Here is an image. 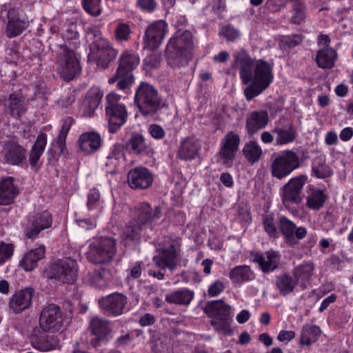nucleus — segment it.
<instances>
[{
    "label": "nucleus",
    "mask_w": 353,
    "mask_h": 353,
    "mask_svg": "<svg viewBox=\"0 0 353 353\" xmlns=\"http://www.w3.org/2000/svg\"><path fill=\"white\" fill-rule=\"evenodd\" d=\"M194 296V292L189 289H179L166 294L165 301L169 303L188 305Z\"/></svg>",
    "instance_id": "36"
},
{
    "label": "nucleus",
    "mask_w": 353,
    "mask_h": 353,
    "mask_svg": "<svg viewBox=\"0 0 353 353\" xmlns=\"http://www.w3.org/2000/svg\"><path fill=\"white\" fill-rule=\"evenodd\" d=\"M101 0H82V4L87 12L98 16L101 13Z\"/></svg>",
    "instance_id": "53"
},
{
    "label": "nucleus",
    "mask_w": 353,
    "mask_h": 353,
    "mask_svg": "<svg viewBox=\"0 0 353 353\" xmlns=\"http://www.w3.org/2000/svg\"><path fill=\"white\" fill-rule=\"evenodd\" d=\"M63 325V314L61 308L54 304L46 306L41 312L39 326L44 332H56Z\"/></svg>",
    "instance_id": "16"
},
{
    "label": "nucleus",
    "mask_w": 353,
    "mask_h": 353,
    "mask_svg": "<svg viewBox=\"0 0 353 353\" xmlns=\"http://www.w3.org/2000/svg\"><path fill=\"white\" fill-rule=\"evenodd\" d=\"M240 144L239 136L233 131L228 132L221 142L217 162L225 166H231Z\"/></svg>",
    "instance_id": "14"
},
{
    "label": "nucleus",
    "mask_w": 353,
    "mask_h": 353,
    "mask_svg": "<svg viewBox=\"0 0 353 353\" xmlns=\"http://www.w3.org/2000/svg\"><path fill=\"white\" fill-rule=\"evenodd\" d=\"M28 101L21 92H14L10 95L8 108L11 116L19 117L26 111Z\"/></svg>",
    "instance_id": "34"
},
{
    "label": "nucleus",
    "mask_w": 353,
    "mask_h": 353,
    "mask_svg": "<svg viewBox=\"0 0 353 353\" xmlns=\"http://www.w3.org/2000/svg\"><path fill=\"white\" fill-rule=\"evenodd\" d=\"M116 245L117 242L114 238L101 237L90 244L87 257L92 263H108L112 260L116 254Z\"/></svg>",
    "instance_id": "9"
},
{
    "label": "nucleus",
    "mask_w": 353,
    "mask_h": 353,
    "mask_svg": "<svg viewBox=\"0 0 353 353\" xmlns=\"http://www.w3.org/2000/svg\"><path fill=\"white\" fill-rule=\"evenodd\" d=\"M296 336L294 331L282 330L279 332L277 339L281 342L288 343Z\"/></svg>",
    "instance_id": "62"
},
{
    "label": "nucleus",
    "mask_w": 353,
    "mask_h": 353,
    "mask_svg": "<svg viewBox=\"0 0 353 353\" xmlns=\"http://www.w3.org/2000/svg\"><path fill=\"white\" fill-rule=\"evenodd\" d=\"M181 253V244L177 241L172 242L168 247L158 250V254L153 256L154 265L161 269L173 271L177 265V259Z\"/></svg>",
    "instance_id": "15"
},
{
    "label": "nucleus",
    "mask_w": 353,
    "mask_h": 353,
    "mask_svg": "<svg viewBox=\"0 0 353 353\" xmlns=\"http://www.w3.org/2000/svg\"><path fill=\"white\" fill-rule=\"evenodd\" d=\"M28 222L26 228V236L35 239L41 231L50 228L52 223L50 214L47 211L28 216Z\"/></svg>",
    "instance_id": "22"
},
{
    "label": "nucleus",
    "mask_w": 353,
    "mask_h": 353,
    "mask_svg": "<svg viewBox=\"0 0 353 353\" xmlns=\"http://www.w3.org/2000/svg\"><path fill=\"white\" fill-rule=\"evenodd\" d=\"M145 64L150 68H157L160 63V59L157 54H150L144 59Z\"/></svg>",
    "instance_id": "61"
},
{
    "label": "nucleus",
    "mask_w": 353,
    "mask_h": 353,
    "mask_svg": "<svg viewBox=\"0 0 353 353\" xmlns=\"http://www.w3.org/2000/svg\"><path fill=\"white\" fill-rule=\"evenodd\" d=\"M225 289V285L223 282L216 281L212 283L208 288V293L211 297H214L220 294Z\"/></svg>",
    "instance_id": "58"
},
{
    "label": "nucleus",
    "mask_w": 353,
    "mask_h": 353,
    "mask_svg": "<svg viewBox=\"0 0 353 353\" xmlns=\"http://www.w3.org/2000/svg\"><path fill=\"white\" fill-rule=\"evenodd\" d=\"M272 133L275 134L274 145L277 146L288 145L296 139V129L292 121L281 118L274 123Z\"/></svg>",
    "instance_id": "21"
},
{
    "label": "nucleus",
    "mask_w": 353,
    "mask_h": 353,
    "mask_svg": "<svg viewBox=\"0 0 353 353\" xmlns=\"http://www.w3.org/2000/svg\"><path fill=\"white\" fill-rule=\"evenodd\" d=\"M168 32V24L163 20H158L148 26L145 32V48L150 50L158 48Z\"/></svg>",
    "instance_id": "20"
},
{
    "label": "nucleus",
    "mask_w": 353,
    "mask_h": 353,
    "mask_svg": "<svg viewBox=\"0 0 353 353\" xmlns=\"http://www.w3.org/2000/svg\"><path fill=\"white\" fill-rule=\"evenodd\" d=\"M280 259L279 252L270 250L264 254H254L253 261L259 264L263 272L268 273L278 268Z\"/></svg>",
    "instance_id": "26"
},
{
    "label": "nucleus",
    "mask_w": 353,
    "mask_h": 353,
    "mask_svg": "<svg viewBox=\"0 0 353 353\" xmlns=\"http://www.w3.org/2000/svg\"><path fill=\"white\" fill-rule=\"evenodd\" d=\"M121 97L111 92L106 96L105 114L109 122V131L115 133L127 121L128 112L121 101Z\"/></svg>",
    "instance_id": "8"
},
{
    "label": "nucleus",
    "mask_w": 353,
    "mask_h": 353,
    "mask_svg": "<svg viewBox=\"0 0 353 353\" xmlns=\"http://www.w3.org/2000/svg\"><path fill=\"white\" fill-rule=\"evenodd\" d=\"M312 172L318 179H325L332 174L331 168L325 163V159L322 156L317 157L313 160Z\"/></svg>",
    "instance_id": "43"
},
{
    "label": "nucleus",
    "mask_w": 353,
    "mask_h": 353,
    "mask_svg": "<svg viewBox=\"0 0 353 353\" xmlns=\"http://www.w3.org/2000/svg\"><path fill=\"white\" fill-rule=\"evenodd\" d=\"M301 166L299 155L294 151L286 150L274 153L270 160V171L273 177L282 180Z\"/></svg>",
    "instance_id": "7"
},
{
    "label": "nucleus",
    "mask_w": 353,
    "mask_h": 353,
    "mask_svg": "<svg viewBox=\"0 0 353 353\" xmlns=\"http://www.w3.org/2000/svg\"><path fill=\"white\" fill-rule=\"evenodd\" d=\"M17 194L18 190L12 177H8L0 182V205L11 203Z\"/></svg>",
    "instance_id": "33"
},
{
    "label": "nucleus",
    "mask_w": 353,
    "mask_h": 353,
    "mask_svg": "<svg viewBox=\"0 0 353 353\" xmlns=\"http://www.w3.org/2000/svg\"><path fill=\"white\" fill-rule=\"evenodd\" d=\"M314 270V264L311 262H306L296 266L293 270L292 274L297 283H299L303 289H306L307 283L313 275Z\"/></svg>",
    "instance_id": "32"
},
{
    "label": "nucleus",
    "mask_w": 353,
    "mask_h": 353,
    "mask_svg": "<svg viewBox=\"0 0 353 353\" xmlns=\"http://www.w3.org/2000/svg\"><path fill=\"white\" fill-rule=\"evenodd\" d=\"M46 248L44 245H39L38 248L26 252L19 264L26 271H32L37 266L39 261L44 258Z\"/></svg>",
    "instance_id": "29"
},
{
    "label": "nucleus",
    "mask_w": 353,
    "mask_h": 353,
    "mask_svg": "<svg viewBox=\"0 0 353 353\" xmlns=\"http://www.w3.org/2000/svg\"><path fill=\"white\" fill-rule=\"evenodd\" d=\"M5 161L12 165H22L26 160V150L14 142H8L1 150Z\"/></svg>",
    "instance_id": "24"
},
{
    "label": "nucleus",
    "mask_w": 353,
    "mask_h": 353,
    "mask_svg": "<svg viewBox=\"0 0 353 353\" xmlns=\"http://www.w3.org/2000/svg\"><path fill=\"white\" fill-rule=\"evenodd\" d=\"M138 54L130 51H124L119 58L118 68L114 76L109 79V83L117 81V87L120 90L128 88L134 81L132 71L139 64Z\"/></svg>",
    "instance_id": "6"
},
{
    "label": "nucleus",
    "mask_w": 353,
    "mask_h": 353,
    "mask_svg": "<svg viewBox=\"0 0 353 353\" xmlns=\"http://www.w3.org/2000/svg\"><path fill=\"white\" fill-rule=\"evenodd\" d=\"M130 28L128 24L121 23L115 28V37L119 41H128L130 35Z\"/></svg>",
    "instance_id": "55"
},
{
    "label": "nucleus",
    "mask_w": 353,
    "mask_h": 353,
    "mask_svg": "<svg viewBox=\"0 0 353 353\" xmlns=\"http://www.w3.org/2000/svg\"><path fill=\"white\" fill-rule=\"evenodd\" d=\"M108 271L103 268L94 270L88 273L84 278L85 282L99 289H103L108 286L106 275Z\"/></svg>",
    "instance_id": "40"
},
{
    "label": "nucleus",
    "mask_w": 353,
    "mask_h": 353,
    "mask_svg": "<svg viewBox=\"0 0 353 353\" xmlns=\"http://www.w3.org/2000/svg\"><path fill=\"white\" fill-rule=\"evenodd\" d=\"M307 181V176L300 174L291 178L285 184L281 194L283 203L286 206L290 204H299L302 198L301 196L302 190Z\"/></svg>",
    "instance_id": "13"
},
{
    "label": "nucleus",
    "mask_w": 353,
    "mask_h": 353,
    "mask_svg": "<svg viewBox=\"0 0 353 353\" xmlns=\"http://www.w3.org/2000/svg\"><path fill=\"white\" fill-rule=\"evenodd\" d=\"M91 53L94 57L97 66L105 69L116 58L118 52L106 39L95 35Z\"/></svg>",
    "instance_id": "12"
},
{
    "label": "nucleus",
    "mask_w": 353,
    "mask_h": 353,
    "mask_svg": "<svg viewBox=\"0 0 353 353\" xmlns=\"http://www.w3.org/2000/svg\"><path fill=\"white\" fill-rule=\"evenodd\" d=\"M32 345L40 351H49L56 349L57 346V339L48 335H34L31 339Z\"/></svg>",
    "instance_id": "41"
},
{
    "label": "nucleus",
    "mask_w": 353,
    "mask_h": 353,
    "mask_svg": "<svg viewBox=\"0 0 353 353\" xmlns=\"http://www.w3.org/2000/svg\"><path fill=\"white\" fill-rule=\"evenodd\" d=\"M232 63L233 68H239V75L243 85L244 94L248 101H251L266 90L273 80L271 65L265 61L258 60L254 63L245 50L236 51Z\"/></svg>",
    "instance_id": "1"
},
{
    "label": "nucleus",
    "mask_w": 353,
    "mask_h": 353,
    "mask_svg": "<svg viewBox=\"0 0 353 353\" xmlns=\"http://www.w3.org/2000/svg\"><path fill=\"white\" fill-rule=\"evenodd\" d=\"M327 196L320 189H313L306 198V206L313 210H319L324 205Z\"/></svg>",
    "instance_id": "44"
},
{
    "label": "nucleus",
    "mask_w": 353,
    "mask_h": 353,
    "mask_svg": "<svg viewBox=\"0 0 353 353\" xmlns=\"http://www.w3.org/2000/svg\"><path fill=\"white\" fill-rule=\"evenodd\" d=\"M150 134L156 139H161L165 137V132L163 128L158 124H152L149 126Z\"/></svg>",
    "instance_id": "59"
},
{
    "label": "nucleus",
    "mask_w": 353,
    "mask_h": 353,
    "mask_svg": "<svg viewBox=\"0 0 353 353\" xmlns=\"http://www.w3.org/2000/svg\"><path fill=\"white\" fill-rule=\"evenodd\" d=\"M47 144V135L41 133L38 135L29 156V161L32 168L37 166L38 161L43 154Z\"/></svg>",
    "instance_id": "38"
},
{
    "label": "nucleus",
    "mask_w": 353,
    "mask_h": 353,
    "mask_svg": "<svg viewBox=\"0 0 353 353\" xmlns=\"http://www.w3.org/2000/svg\"><path fill=\"white\" fill-rule=\"evenodd\" d=\"M14 245L10 243L0 242V265L5 263L13 255Z\"/></svg>",
    "instance_id": "51"
},
{
    "label": "nucleus",
    "mask_w": 353,
    "mask_h": 353,
    "mask_svg": "<svg viewBox=\"0 0 353 353\" xmlns=\"http://www.w3.org/2000/svg\"><path fill=\"white\" fill-rule=\"evenodd\" d=\"M76 260L65 258L52 263L48 270V276L61 283H73L77 276Z\"/></svg>",
    "instance_id": "10"
},
{
    "label": "nucleus",
    "mask_w": 353,
    "mask_h": 353,
    "mask_svg": "<svg viewBox=\"0 0 353 353\" xmlns=\"http://www.w3.org/2000/svg\"><path fill=\"white\" fill-rule=\"evenodd\" d=\"M229 277L234 283L241 284L242 283L253 280L255 275L250 266L243 265L232 268L230 271Z\"/></svg>",
    "instance_id": "35"
},
{
    "label": "nucleus",
    "mask_w": 353,
    "mask_h": 353,
    "mask_svg": "<svg viewBox=\"0 0 353 353\" xmlns=\"http://www.w3.org/2000/svg\"><path fill=\"white\" fill-rule=\"evenodd\" d=\"M34 294L32 288H25L16 292L9 301V308L15 314H20L31 305Z\"/></svg>",
    "instance_id": "25"
},
{
    "label": "nucleus",
    "mask_w": 353,
    "mask_h": 353,
    "mask_svg": "<svg viewBox=\"0 0 353 353\" xmlns=\"http://www.w3.org/2000/svg\"><path fill=\"white\" fill-rule=\"evenodd\" d=\"M101 145V136L94 132L83 133L79 139L80 149L86 153H92L97 151Z\"/></svg>",
    "instance_id": "30"
},
{
    "label": "nucleus",
    "mask_w": 353,
    "mask_h": 353,
    "mask_svg": "<svg viewBox=\"0 0 353 353\" xmlns=\"http://www.w3.org/2000/svg\"><path fill=\"white\" fill-rule=\"evenodd\" d=\"M131 341V336L129 334H126L125 335L121 336L118 337L115 341L114 344L117 347H124Z\"/></svg>",
    "instance_id": "64"
},
{
    "label": "nucleus",
    "mask_w": 353,
    "mask_h": 353,
    "mask_svg": "<svg viewBox=\"0 0 353 353\" xmlns=\"http://www.w3.org/2000/svg\"><path fill=\"white\" fill-rule=\"evenodd\" d=\"M219 34L228 41H233L239 36V31L232 26H225L220 29Z\"/></svg>",
    "instance_id": "56"
},
{
    "label": "nucleus",
    "mask_w": 353,
    "mask_h": 353,
    "mask_svg": "<svg viewBox=\"0 0 353 353\" xmlns=\"http://www.w3.org/2000/svg\"><path fill=\"white\" fill-rule=\"evenodd\" d=\"M205 313L211 318L210 324L219 333L225 335L231 334L232 330L231 323L232 315L231 307L223 300H215L208 302L204 307Z\"/></svg>",
    "instance_id": "5"
},
{
    "label": "nucleus",
    "mask_w": 353,
    "mask_h": 353,
    "mask_svg": "<svg viewBox=\"0 0 353 353\" xmlns=\"http://www.w3.org/2000/svg\"><path fill=\"white\" fill-rule=\"evenodd\" d=\"M8 22L7 25V34L9 37H14L20 34L26 28V23L20 19L18 12L14 8L10 9L8 12Z\"/></svg>",
    "instance_id": "31"
},
{
    "label": "nucleus",
    "mask_w": 353,
    "mask_h": 353,
    "mask_svg": "<svg viewBox=\"0 0 353 353\" xmlns=\"http://www.w3.org/2000/svg\"><path fill=\"white\" fill-rule=\"evenodd\" d=\"M127 148L134 154H143L146 152L148 147L145 138L140 134H134L126 143Z\"/></svg>",
    "instance_id": "45"
},
{
    "label": "nucleus",
    "mask_w": 353,
    "mask_h": 353,
    "mask_svg": "<svg viewBox=\"0 0 353 353\" xmlns=\"http://www.w3.org/2000/svg\"><path fill=\"white\" fill-rule=\"evenodd\" d=\"M89 329L94 336L90 342L94 348L100 347L101 342L108 343L112 332L110 322L99 316H94L90 320Z\"/></svg>",
    "instance_id": "18"
},
{
    "label": "nucleus",
    "mask_w": 353,
    "mask_h": 353,
    "mask_svg": "<svg viewBox=\"0 0 353 353\" xmlns=\"http://www.w3.org/2000/svg\"><path fill=\"white\" fill-rule=\"evenodd\" d=\"M128 302L125 295L114 292L99 299V305L108 315L117 316L123 314Z\"/></svg>",
    "instance_id": "19"
},
{
    "label": "nucleus",
    "mask_w": 353,
    "mask_h": 353,
    "mask_svg": "<svg viewBox=\"0 0 353 353\" xmlns=\"http://www.w3.org/2000/svg\"><path fill=\"white\" fill-rule=\"evenodd\" d=\"M321 331L319 327L314 325H305L302 327L300 343L301 345H310L316 342Z\"/></svg>",
    "instance_id": "42"
},
{
    "label": "nucleus",
    "mask_w": 353,
    "mask_h": 353,
    "mask_svg": "<svg viewBox=\"0 0 353 353\" xmlns=\"http://www.w3.org/2000/svg\"><path fill=\"white\" fill-rule=\"evenodd\" d=\"M243 154L250 163L258 162L262 154V149L256 141H249L243 149Z\"/></svg>",
    "instance_id": "46"
},
{
    "label": "nucleus",
    "mask_w": 353,
    "mask_h": 353,
    "mask_svg": "<svg viewBox=\"0 0 353 353\" xmlns=\"http://www.w3.org/2000/svg\"><path fill=\"white\" fill-rule=\"evenodd\" d=\"M302 41V37L299 34H294L290 37H284L283 42L289 48H293L299 45Z\"/></svg>",
    "instance_id": "60"
},
{
    "label": "nucleus",
    "mask_w": 353,
    "mask_h": 353,
    "mask_svg": "<svg viewBox=\"0 0 353 353\" xmlns=\"http://www.w3.org/2000/svg\"><path fill=\"white\" fill-rule=\"evenodd\" d=\"M123 158L124 154L122 152L121 147L120 145H114V149L107 157V161L105 163V166L110 168L113 170L120 165Z\"/></svg>",
    "instance_id": "48"
},
{
    "label": "nucleus",
    "mask_w": 353,
    "mask_h": 353,
    "mask_svg": "<svg viewBox=\"0 0 353 353\" xmlns=\"http://www.w3.org/2000/svg\"><path fill=\"white\" fill-rule=\"evenodd\" d=\"M269 115L266 110L251 112L246 118V128L250 135L263 129L269 123Z\"/></svg>",
    "instance_id": "28"
},
{
    "label": "nucleus",
    "mask_w": 353,
    "mask_h": 353,
    "mask_svg": "<svg viewBox=\"0 0 353 353\" xmlns=\"http://www.w3.org/2000/svg\"><path fill=\"white\" fill-rule=\"evenodd\" d=\"M279 228L284 236L285 242L290 246L296 245L299 241L305 237L307 230L304 227L297 228L296 224L284 216L279 217Z\"/></svg>",
    "instance_id": "17"
},
{
    "label": "nucleus",
    "mask_w": 353,
    "mask_h": 353,
    "mask_svg": "<svg viewBox=\"0 0 353 353\" xmlns=\"http://www.w3.org/2000/svg\"><path fill=\"white\" fill-rule=\"evenodd\" d=\"M134 104L143 117H152L165 106L157 88L143 81L140 83L136 90Z\"/></svg>",
    "instance_id": "4"
},
{
    "label": "nucleus",
    "mask_w": 353,
    "mask_h": 353,
    "mask_svg": "<svg viewBox=\"0 0 353 353\" xmlns=\"http://www.w3.org/2000/svg\"><path fill=\"white\" fill-rule=\"evenodd\" d=\"M100 101L101 97L98 94H88L83 102L84 114L87 117H92Z\"/></svg>",
    "instance_id": "49"
},
{
    "label": "nucleus",
    "mask_w": 353,
    "mask_h": 353,
    "mask_svg": "<svg viewBox=\"0 0 353 353\" xmlns=\"http://www.w3.org/2000/svg\"><path fill=\"white\" fill-rule=\"evenodd\" d=\"M137 7L144 12L152 13L157 7L156 0H137Z\"/></svg>",
    "instance_id": "57"
},
{
    "label": "nucleus",
    "mask_w": 353,
    "mask_h": 353,
    "mask_svg": "<svg viewBox=\"0 0 353 353\" xmlns=\"http://www.w3.org/2000/svg\"><path fill=\"white\" fill-rule=\"evenodd\" d=\"M292 12V15L290 19V22L292 23L300 25L305 21L307 13L305 10V6L303 3H294Z\"/></svg>",
    "instance_id": "50"
},
{
    "label": "nucleus",
    "mask_w": 353,
    "mask_h": 353,
    "mask_svg": "<svg viewBox=\"0 0 353 353\" xmlns=\"http://www.w3.org/2000/svg\"><path fill=\"white\" fill-rule=\"evenodd\" d=\"M128 182L132 189L145 190L152 184L153 176L148 168L137 167L128 172Z\"/></svg>",
    "instance_id": "23"
},
{
    "label": "nucleus",
    "mask_w": 353,
    "mask_h": 353,
    "mask_svg": "<svg viewBox=\"0 0 353 353\" xmlns=\"http://www.w3.org/2000/svg\"><path fill=\"white\" fill-rule=\"evenodd\" d=\"M192 34L187 30H178L170 39L165 50L168 64L172 68L186 66L192 59Z\"/></svg>",
    "instance_id": "3"
},
{
    "label": "nucleus",
    "mask_w": 353,
    "mask_h": 353,
    "mask_svg": "<svg viewBox=\"0 0 353 353\" xmlns=\"http://www.w3.org/2000/svg\"><path fill=\"white\" fill-rule=\"evenodd\" d=\"M160 207L152 208L148 203H139L131 210V219L123 229L121 238L125 245L140 241L143 232L153 221L160 219Z\"/></svg>",
    "instance_id": "2"
},
{
    "label": "nucleus",
    "mask_w": 353,
    "mask_h": 353,
    "mask_svg": "<svg viewBox=\"0 0 353 353\" xmlns=\"http://www.w3.org/2000/svg\"><path fill=\"white\" fill-rule=\"evenodd\" d=\"M100 192L94 188L90 190L87 196L86 206L89 210L97 208L100 205Z\"/></svg>",
    "instance_id": "54"
},
{
    "label": "nucleus",
    "mask_w": 353,
    "mask_h": 353,
    "mask_svg": "<svg viewBox=\"0 0 353 353\" xmlns=\"http://www.w3.org/2000/svg\"><path fill=\"white\" fill-rule=\"evenodd\" d=\"M57 70L61 77L66 81L73 79L81 71L79 61L74 52L66 46H61L57 57Z\"/></svg>",
    "instance_id": "11"
},
{
    "label": "nucleus",
    "mask_w": 353,
    "mask_h": 353,
    "mask_svg": "<svg viewBox=\"0 0 353 353\" xmlns=\"http://www.w3.org/2000/svg\"><path fill=\"white\" fill-rule=\"evenodd\" d=\"M201 149L199 140L194 137H186L181 141L178 149V157L184 161L194 159Z\"/></svg>",
    "instance_id": "27"
},
{
    "label": "nucleus",
    "mask_w": 353,
    "mask_h": 353,
    "mask_svg": "<svg viewBox=\"0 0 353 353\" xmlns=\"http://www.w3.org/2000/svg\"><path fill=\"white\" fill-rule=\"evenodd\" d=\"M276 285L281 296H286L294 292L297 282L287 273L281 274L276 278Z\"/></svg>",
    "instance_id": "39"
},
{
    "label": "nucleus",
    "mask_w": 353,
    "mask_h": 353,
    "mask_svg": "<svg viewBox=\"0 0 353 353\" xmlns=\"http://www.w3.org/2000/svg\"><path fill=\"white\" fill-rule=\"evenodd\" d=\"M263 225L265 232L270 236L276 238L278 236L279 231L276 226L273 214H267L263 218Z\"/></svg>",
    "instance_id": "52"
},
{
    "label": "nucleus",
    "mask_w": 353,
    "mask_h": 353,
    "mask_svg": "<svg viewBox=\"0 0 353 353\" xmlns=\"http://www.w3.org/2000/svg\"><path fill=\"white\" fill-rule=\"evenodd\" d=\"M337 57L336 52L332 48L319 50L316 57V61L319 68L330 69L334 67Z\"/></svg>",
    "instance_id": "37"
},
{
    "label": "nucleus",
    "mask_w": 353,
    "mask_h": 353,
    "mask_svg": "<svg viewBox=\"0 0 353 353\" xmlns=\"http://www.w3.org/2000/svg\"><path fill=\"white\" fill-rule=\"evenodd\" d=\"M143 263L142 262H138L130 269V276L133 279H137L140 277L142 272V267Z\"/></svg>",
    "instance_id": "63"
},
{
    "label": "nucleus",
    "mask_w": 353,
    "mask_h": 353,
    "mask_svg": "<svg viewBox=\"0 0 353 353\" xmlns=\"http://www.w3.org/2000/svg\"><path fill=\"white\" fill-rule=\"evenodd\" d=\"M73 123L71 117H68L63 121L61 129L55 139L56 145L60 152H63L65 146V139L70 127Z\"/></svg>",
    "instance_id": "47"
}]
</instances>
